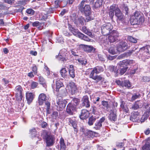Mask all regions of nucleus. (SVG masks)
<instances>
[{
	"label": "nucleus",
	"instance_id": "nucleus-51",
	"mask_svg": "<svg viewBox=\"0 0 150 150\" xmlns=\"http://www.w3.org/2000/svg\"><path fill=\"white\" fill-rule=\"evenodd\" d=\"M102 33L105 35H107L110 32L104 26L101 28Z\"/></svg>",
	"mask_w": 150,
	"mask_h": 150
},
{
	"label": "nucleus",
	"instance_id": "nucleus-48",
	"mask_svg": "<svg viewBox=\"0 0 150 150\" xmlns=\"http://www.w3.org/2000/svg\"><path fill=\"white\" fill-rule=\"evenodd\" d=\"M78 36L85 41H88L89 40V38L87 36L81 33H79Z\"/></svg>",
	"mask_w": 150,
	"mask_h": 150
},
{
	"label": "nucleus",
	"instance_id": "nucleus-63",
	"mask_svg": "<svg viewBox=\"0 0 150 150\" xmlns=\"http://www.w3.org/2000/svg\"><path fill=\"white\" fill-rule=\"evenodd\" d=\"M26 12L28 14L33 15L34 13V11L32 9H28L26 11Z\"/></svg>",
	"mask_w": 150,
	"mask_h": 150
},
{
	"label": "nucleus",
	"instance_id": "nucleus-16",
	"mask_svg": "<svg viewBox=\"0 0 150 150\" xmlns=\"http://www.w3.org/2000/svg\"><path fill=\"white\" fill-rule=\"evenodd\" d=\"M81 105L82 106L86 108H89L90 106V103L88 97L87 96H84L81 100Z\"/></svg>",
	"mask_w": 150,
	"mask_h": 150
},
{
	"label": "nucleus",
	"instance_id": "nucleus-4",
	"mask_svg": "<svg viewBox=\"0 0 150 150\" xmlns=\"http://www.w3.org/2000/svg\"><path fill=\"white\" fill-rule=\"evenodd\" d=\"M134 64L135 62L133 60L125 59L119 62L118 64L119 67L123 68L127 67V68H128L129 66H132Z\"/></svg>",
	"mask_w": 150,
	"mask_h": 150
},
{
	"label": "nucleus",
	"instance_id": "nucleus-43",
	"mask_svg": "<svg viewBox=\"0 0 150 150\" xmlns=\"http://www.w3.org/2000/svg\"><path fill=\"white\" fill-rule=\"evenodd\" d=\"M95 70L96 71L97 74H98L99 73L102 72L104 71L103 67L100 66H97L94 68Z\"/></svg>",
	"mask_w": 150,
	"mask_h": 150
},
{
	"label": "nucleus",
	"instance_id": "nucleus-11",
	"mask_svg": "<svg viewBox=\"0 0 150 150\" xmlns=\"http://www.w3.org/2000/svg\"><path fill=\"white\" fill-rule=\"evenodd\" d=\"M116 32V31H113L108 37V39L110 42L113 43L118 40L119 35Z\"/></svg>",
	"mask_w": 150,
	"mask_h": 150
},
{
	"label": "nucleus",
	"instance_id": "nucleus-18",
	"mask_svg": "<svg viewBox=\"0 0 150 150\" xmlns=\"http://www.w3.org/2000/svg\"><path fill=\"white\" fill-rule=\"evenodd\" d=\"M48 98L44 93L40 94L39 96L38 102L40 105H42L44 102L48 100Z\"/></svg>",
	"mask_w": 150,
	"mask_h": 150
},
{
	"label": "nucleus",
	"instance_id": "nucleus-6",
	"mask_svg": "<svg viewBox=\"0 0 150 150\" xmlns=\"http://www.w3.org/2000/svg\"><path fill=\"white\" fill-rule=\"evenodd\" d=\"M67 54L64 51L62 50L60 51L58 55L56 56V58L58 60L64 62L68 59L67 57Z\"/></svg>",
	"mask_w": 150,
	"mask_h": 150
},
{
	"label": "nucleus",
	"instance_id": "nucleus-54",
	"mask_svg": "<svg viewBox=\"0 0 150 150\" xmlns=\"http://www.w3.org/2000/svg\"><path fill=\"white\" fill-rule=\"evenodd\" d=\"M140 94H134L132 95L131 98V101H133L136 99L139 98L140 97Z\"/></svg>",
	"mask_w": 150,
	"mask_h": 150
},
{
	"label": "nucleus",
	"instance_id": "nucleus-46",
	"mask_svg": "<svg viewBox=\"0 0 150 150\" xmlns=\"http://www.w3.org/2000/svg\"><path fill=\"white\" fill-rule=\"evenodd\" d=\"M78 61L83 66H86L87 63V60L85 59H78Z\"/></svg>",
	"mask_w": 150,
	"mask_h": 150
},
{
	"label": "nucleus",
	"instance_id": "nucleus-33",
	"mask_svg": "<svg viewBox=\"0 0 150 150\" xmlns=\"http://www.w3.org/2000/svg\"><path fill=\"white\" fill-rule=\"evenodd\" d=\"M96 117L95 116H91L88 119V124L89 126L93 125V123L96 120Z\"/></svg>",
	"mask_w": 150,
	"mask_h": 150
},
{
	"label": "nucleus",
	"instance_id": "nucleus-50",
	"mask_svg": "<svg viewBox=\"0 0 150 150\" xmlns=\"http://www.w3.org/2000/svg\"><path fill=\"white\" fill-rule=\"evenodd\" d=\"M101 103L103 106L104 107V108L108 109L110 108L109 105L108 101L103 100L102 101Z\"/></svg>",
	"mask_w": 150,
	"mask_h": 150
},
{
	"label": "nucleus",
	"instance_id": "nucleus-31",
	"mask_svg": "<svg viewBox=\"0 0 150 150\" xmlns=\"http://www.w3.org/2000/svg\"><path fill=\"white\" fill-rule=\"evenodd\" d=\"M108 51L109 53L112 54H116L117 52H119L117 50V48L116 49V48L114 46L113 47H110L108 49Z\"/></svg>",
	"mask_w": 150,
	"mask_h": 150
},
{
	"label": "nucleus",
	"instance_id": "nucleus-23",
	"mask_svg": "<svg viewBox=\"0 0 150 150\" xmlns=\"http://www.w3.org/2000/svg\"><path fill=\"white\" fill-rule=\"evenodd\" d=\"M67 119L69 122V125L72 126V127H77V122L74 117L68 118Z\"/></svg>",
	"mask_w": 150,
	"mask_h": 150
},
{
	"label": "nucleus",
	"instance_id": "nucleus-36",
	"mask_svg": "<svg viewBox=\"0 0 150 150\" xmlns=\"http://www.w3.org/2000/svg\"><path fill=\"white\" fill-rule=\"evenodd\" d=\"M149 115V114L147 113V112H145L142 116L141 119H139V122H144L147 119Z\"/></svg>",
	"mask_w": 150,
	"mask_h": 150
},
{
	"label": "nucleus",
	"instance_id": "nucleus-21",
	"mask_svg": "<svg viewBox=\"0 0 150 150\" xmlns=\"http://www.w3.org/2000/svg\"><path fill=\"white\" fill-rule=\"evenodd\" d=\"M105 117H102L100 120L97 121L95 124V128L96 129H99L102 127V123L105 120Z\"/></svg>",
	"mask_w": 150,
	"mask_h": 150
},
{
	"label": "nucleus",
	"instance_id": "nucleus-29",
	"mask_svg": "<svg viewBox=\"0 0 150 150\" xmlns=\"http://www.w3.org/2000/svg\"><path fill=\"white\" fill-rule=\"evenodd\" d=\"M131 83L128 80H126L122 81V87L123 88L125 87L129 88L131 86Z\"/></svg>",
	"mask_w": 150,
	"mask_h": 150
},
{
	"label": "nucleus",
	"instance_id": "nucleus-25",
	"mask_svg": "<svg viewBox=\"0 0 150 150\" xmlns=\"http://www.w3.org/2000/svg\"><path fill=\"white\" fill-rule=\"evenodd\" d=\"M69 86L71 90V93L72 94H74L77 92V88L75 83L73 82H70Z\"/></svg>",
	"mask_w": 150,
	"mask_h": 150
},
{
	"label": "nucleus",
	"instance_id": "nucleus-38",
	"mask_svg": "<svg viewBox=\"0 0 150 150\" xmlns=\"http://www.w3.org/2000/svg\"><path fill=\"white\" fill-rule=\"evenodd\" d=\"M144 16L143 14L141 12L138 11H136L134 14V15L132 16L131 18H137L139 17L140 18L142 16Z\"/></svg>",
	"mask_w": 150,
	"mask_h": 150
},
{
	"label": "nucleus",
	"instance_id": "nucleus-30",
	"mask_svg": "<svg viewBox=\"0 0 150 150\" xmlns=\"http://www.w3.org/2000/svg\"><path fill=\"white\" fill-rule=\"evenodd\" d=\"M26 98L28 103H30L33 99V95L32 93H27L26 94Z\"/></svg>",
	"mask_w": 150,
	"mask_h": 150
},
{
	"label": "nucleus",
	"instance_id": "nucleus-52",
	"mask_svg": "<svg viewBox=\"0 0 150 150\" xmlns=\"http://www.w3.org/2000/svg\"><path fill=\"white\" fill-rule=\"evenodd\" d=\"M128 39L129 41L134 43H136L137 42V39L132 36H128Z\"/></svg>",
	"mask_w": 150,
	"mask_h": 150
},
{
	"label": "nucleus",
	"instance_id": "nucleus-64",
	"mask_svg": "<svg viewBox=\"0 0 150 150\" xmlns=\"http://www.w3.org/2000/svg\"><path fill=\"white\" fill-rule=\"evenodd\" d=\"M142 81L144 82H149L150 81V77L147 76H144L143 77Z\"/></svg>",
	"mask_w": 150,
	"mask_h": 150
},
{
	"label": "nucleus",
	"instance_id": "nucleus-2",
	"mask_svg": "<svg viewBox=\"0 0 150 150\" xmlns=\"http://www.w3.org/2000/svg\"><path fill=\"white\" fill-rule=\"evenodd\" d=\"M54 90L57 92L61 96H63L66 91L63 83L60 80H57L55 82V88H54V86H52Z\"/></svg>",
	"mask_w": 150,
	"mask_h": 150
},
{
	"label": "nucleus",
	"instance_id": "nucleus-41",
	"mask_svg": "<svg viewBox=\"0 0 150 150\" xmlns=\"http://www.w3.org/2000/svg\"><path fill=\"white\" fill-rule=\"evenodd\" d=\"M60 150H65L66 148V145L64 143V140L61 139L60 142Z\"/></svg>",
	"mask_w": 150,
	"mask_h": 150
},
{
	"label": "nucleus",
	"instance_id": "nucleus-55",
	"mask_svg": "<svg viewBox=\"0 0 150 150\" xmlns=\"http://www.w3.org/2000/svg\"><path fill=\"white\" fill-rule=\"evenodd\" d=\"M145 108H149V109H147L146 111V112H147V113L149 114H150V101L148 103H147L146 105H145Z\"/></svg>",
	"mask_w": 150,
	"mask_h": 150
},
{
	"label": "nucleus",
	"instance_id": "nucleus-61",
	"mask_svg": "<svg viewBox=\"0 0 150 150\" xmlns=\"http://www.w3.org/2000/svg\"><path fill=\"white\" fill-rule=\"evenodd\" d=\"M124 145L123 142H117L116 143V146L118 147L121 148Z\"/></svg>",
	"mask_w": 150,
	"mask_h": 150
},
{
	"label": "nucleus",
	"instance_id": "nucleus-53",
	"mask_svg": "<svg viewBox=\"0 0 150 150\" xmlns=\"http://www.w3.org/2000/svg\"><path fill=\"white\" fill-rule=\"evenodd\" d=\"M129 9L127 6H124L123 7V12L125 13L126 15H128L129 14Z\"/></svg>",
	"mask_w": 150,
	"mask_h": 150
},
{
	"label": "nucleus",
	"instance_id": "nucleus-40",
	"mask_svg": "<svg viewBox=\"0 0 150 150\" xmlns=\"http://www.w3.org/2000/svg\"><path fill=\"white\" fill-rule=\"evenodd\" d=\"M149 140L142 147L143 150H150V143Z\"/></svg>",
	"mask_w": 150,
	"mask_h": 150
},
{
	"label": "nucleus",
	"instance_id": "nucleus-32",
	"mask_svg": "<svg viewBox=\"0 0 150 150\" xmlns=\"http://www.w3.org/2000/svg\"><path fill=\"white\" fill-rule=\"evenodd\" d=\"M69 71L70 77L72 78H74L75 76V70L74 69L73 66L72 65H70V67L69 68Z\"/></svg>",
	"mask_w": 150,
	"mask_h": 150
},
{
	"label": "nucleus",
	"instance_id": "nucleus-49",
	"mask_svg": "<svg viewBox=\"0 0 150 150\" xmlns=\"http://www.w3.org/2000/svg\"><path fill=\"white\" fill-rule=\"evenodd\" d=\"M22 90L23 89L20 86H17L16 88V94H22Z\"/></svg>",
	"mask_w": 150,
	"mask_h": 150
},
{
	"label": "nucleus",
	"instance_id": "nucleus-47",
	"mask_svg": "<svg viewBox=\"0 0 150 150\" xmlns=\"http://www.w3.org/2000/svg\"><path fill=\"white\" fill-rule=\"evenodd\" d=\"M119 71L120 72H118V74H120L121 75L123 74L127 71L128 68L127 67L125 68H123L122 67H119Z\"/></svg>",
	"mask_w": 150,
	"mask_h": 150
},
{
	"label": "nucleus",
	"instance_id": "nucleus-24",
	"mask_svg": "<svg viewBox=\"0 0 150 150\" xmlns=\"http://www.w3.org/2000/svg\"><path fill=\"white\" fill-rule=\"evenodd\" d=\"M117 6H116L115 5L111 6L110 7L109 14V17L112 19H113L114 16V11L115 12V9H117Z\"/></svg>",
	"mask_w": 150,
	"mask_h": 150
},
{
	"label": "nucleus",
	"instance_id": "nucleus-7",
	"mask_svg": "<svg viewBox=\"0 0 150 150\" xmlns=\"http://www.w3.org/2000/svg\"><path fill=\"white\" fill-rule=\"evenodd\" d=\"M45 139L47 146H51L54 143V137L51 135L46 134L45 136Z\"/></svg>",
	"mask_w": 150,
	"mask_h": 150
},
{
	"label": "nucleus",
	"instance_id": "nucleus-45",
	"mask_svg": "<svg viewBox=\"0 0 150 150\" xmlns=\"http://www.w3.org/2000/svg\"><path fill=\"white\" fill-rule=\"evenodd\" d=\"M134 50H129L128 52H125L123 54L121 55L122 57H128L131 55L132 53L134 52Z\"/></svg>",
	"mask_w": 150,
	"mask_h": 150
},
{
	"label": "nucleus",
	"instance_id": "nucleus-42",
	"mask_svg": "<svg viewBox=\"0 0 150 150\" xmlns=\"http://www.w3.org/2000/svg\"><path fill=\"white\" fill-rule=\"evenodd\" d=\"M60 73L61 76L64 78L66 77L67 75V71L65 68H62L60 71Z\"/></svg>",
	"mask_w": 150,
	"mask_h": 150
},
{
	"label": "nucleus",
	"instance_id": "nucleus-58",
	"mask_svg": "<svg viewBox=\"0 0 150 150\" xmlns=\"http://www.w3.org/2000/svg\"><path fill=\"white\" fill-rule=\"evenodd\" d=\"M95 73L97 74V72H96V71L95 70L94 68H93V70L89 75V77L93 79V78L95 76H94Z\"/></svg>",
	"mask_w": 150,
	"mask_h": 150
},
{
	"label": "nucleus",
	"instance_id": "nucleus-62",
	"mask_svg": "<svg viewBox=\"0 0 150 150\" xmlns=\"http://www.w3.org/2000/svg\"><path fill=\"white\" fill-rule=\"evenodd\" d=\"M32 26L34 27H37L41 25V23L38 21H36L32 23Z\"/></svg>",
	"mask_w": 150,
	"mask_h": 150
},
{
	"label": "nucleus",
	"instance_id": "nucleus-56",
	"mask_svg": "<svg viewBox=\"0 0 150 150\" xmlns=\"http://www.w3.org/2000/svg\"><path fill=\"white\" fill-rule=\"evenodd\" d=\"M39 80L40 84H42L43 86L45 85V81L42 77L41 76L39 77Z\"/></svg>",
	"mask_w": 150,
	"mask_h": 150
},
{
	"label": "nucleus",
	"instance_id": "nucleus-19",
	"mask_svg": "<svg viewBox=\"0 0 150 150\" xmlns=\"http://www.w3.org/2000/svg\"><path fill=\"white\" fill-rule=\"evenodd\" d=\"M68 26L69 30L74 35L78 36L79 33H80L81 32H79L77 29L76 28L69 24H68Z\"/></svg>",
	"mask_w": 150,
	"mask_h": 150
},
{
	"label": "nucleus",
	"instance_id": "nucleus-60",
	"mask_svg": "<svg viewBox=\"0 0 150 150\" xmlns=\"http://www.w3.org/2000/svg\"><path fill=\"white\" fill-rule=\"evenodd\" d=\"M82 143L80 142L77 144L76 149L77 150H79L80 149H82L83 146Z\"/></svg>",
	"mask_w": 150,
	"mask_h": 150
},
{
	"label": "nucleus",
	"instance_id": "nucleus-27",
	"mask_svg": "<svg viewBox=\"0 0 150 150\" xmlns=\"http://www.w3.org/2000/svg\"><path fill=\"white\" fill-rule=\"evenodd\" d=\"M108 69L110 71L115 74V76H117L118 75V70L115 66L110 65L109 66Z\"/></svg>",
	"mask_w": 150,
	"mask_h": 150
},
{
	"label": "nucleus",
	"instance_id": "nucleus-22",
	"mask_svg": "<svg viewBox=\"0 0 150 150\" xmlns=\"http://www.w3.org/2000/svg\"><path fill=\"white\" fill-rule=\"evenodd\" d=\"M79 47L80 48H83L84 51L88 52H91L93 50V47L92 46L82 44L80 45Z\"/></svg>",
	"mask_w": 150,
	"mask_h": 150
},
{
	"label": "nucleus",
	"instance_id": "nucleus-28",
	"mask_svg": "<svg viewBox=\"0 0 150 150\" xmlns=\"http://www.w3.org/2000/svg\"><path fill=\"white\" fill-rule=\"evenodd\" d=\"M102 5V0H97L93 6L94 10H96Z\"/></svg>",
	"mask_w": 150,
	"mask_h": 150
},
{
	"label": "nucleus",
	"instance_id": "nucleus-1",
	"mask_svg": "<svg viewBox=\"0 0 150 150\" xmlns=\"http://www.w3.org/2000/svg\"><path fill=\"white\" fill-rule=\"evenodd\" d=\"M85 1L83 0L80 4L79 6V11L86 16H89L91 13V9L90 6L85 4Z\"/></svg>",
	"mask_w": 150,
	"mask_h": 150
},
{
	"label": "nucleus",
	"instance_id": "nucleus-5",
	"mask_svg": "<svg viewBox=\"0 0 150 150\" xmlns=\"http://www.w3.org/2000/svg\"><path fill=\"white\" fill-rule=\"evenodd\" d=\"M71 19L74 23L78 25L81 24L82 25H84V22L85 21L84 18L82 16L78 18L76 15H73L71 16Z\"/></svg>",
	"mask_w": 150,
	"mask_h": 150
},
{
	"label": "nucleus",
	"instance_id": "nucleus-20",
	"mask_svg": "<svg viewBox=\"0 0 150 150\" xmlns=\"http://www.w3.org/2000/svg\"><path fill=\"white\" fill-rule=\"evenodd\" d=\"M67 101L64 100L62 99H58L57 100V107H59L60 109L64 108L66 105Z\"/></svg>",
	"mask_w": 150,
	"mask_h": 150
},
{
	"label": "nucleus",
	"instance_id": "nucleus-59",
	"mask_svg": "<svg viewBox=\"0 0 150 150\" xmlns=\"http://www.w3.org/2000/svg\"><path fill=\"white\" fill-rule=\"evenodd\" d=\"M30 132L32 137H35L36 134V131L35 128H33L30 130Z\"/></svg>",
	"mask_w": 150,
	"mask_h": 150
},
{
	"label": "nucleus",
	"instance_id": "nucleus-12",
	"mask_svg": "<svg viewBox=\"0 0 150 150\" xmlns=\"http://www.w3.org/2000/svg\"><path fill=\"white\" fill-rule=\"evenodd\" d=\"M81 131L83 132L84 136L87 137V138H93L94 136V132L86 129L82 128Z\"/></svg>",
	"mask_w": 150,
	"mask_h": 150
},
{
	"label": "nucleus",
	"instance_id": "nucleus-10",
	"mask_svg": "<svg viewBox=\"0 0 150 150\" xmlns=\"http://www.w3.org/2000/svg\"><path fill=\"white\" fill-rule=\"evenodd\" d=\"M139 112L138 111H133L132 113L130 119L133 122H139L140 117Z\"/></svg>",
	"mask_w": 150,
	"mask_h": 150
},
{
	"label": "nucleus",
	"instance_id": "nucleus-26",
	"mask_svg": "<svg viewBox=\"0 0 150 150\" xmlns=\"http://www.w3.org/2000/svg\"><path fill=\"white\" fill-rule=\"evenodd\" d=\"M142 101L140 100L136 102L134 104L132 105L131 108L133 110H137L139 108V107H141L143 104L141 103Z\"/></svg>",
	"mask_w": 150,
	"mask_h": 150
},
{
	"label": "nucleus",
	"instance_id": "nucleus-39",
	"mask_svg": "<svg viewBox=\"0 0 150 150\" xmlns=\"http://www.w3.org/2000/svg\"><path fill=\"white\" fill-rule=\"evenodd\" d=\"M80 102V100L79 99L74 98L71 101L70 103H72L74 105H75L76 107V106L79 104Z\"/></svg>",
	"mask_w": 150,
	"mask_h": 150
},
{
	"label": "nucleus",
	"instance_id": "nucleus-9",
	"mask_svg": "<svg viewBox=\"0 0 150 150\" xmlns=\"http://www.w3.org/2000/svg\"><path fill=\"white\" fill-rule=\"evenodd\" d=\"M115 15L117 18V20H119L122 22H124L125 18L119 8L117 7L115 11Z\"/></svg>",
	"mask_w": 150,
	"mask_h": 150
},
{
	"label": "nucleus",
	"instance_id": "nucleus-15",
	"mask_svg": "<svg viewBox=\"0 0 150 150\" xmlns=\"http://www.w3.org/2000/svg\"><path fill=\"white\" fill-rule=\"evenodd\" d=\"M76 110V107L72 103H69L67 105L66 111L70 115H73V112Z\"/></svg>",
	"mask_w": 150,
	"mask_h": 150
},
{
	"label": "nucleus",
	"instance_id": "nucleus-13",
	"mask_svg": "<svg viewBox=\"0 0 150 150\" xmlns=\"http://www.w3.org/2000/svg\"><path fill=\"white\" fill-rule=\"evenodd\" d=\"M117 110L115 109L110 111V114L108 117L109 120L115 122L117 120Z\"/></svg>",
	"mask_w": 150,
	"mask_h": 150
},
{
	"label": "nucleus",
	"instance_id": "nucleus-57",
	"mask_svg": "<svg viewBox=\"0 0 150 150\" xmlns=\"http://www.w3.org/2000/svg\"><path fill=\"white\" fill-rule=\"evenodd\" d=\"M32 69L35 74H36L37 73V68L35 64L33 65Z\"/></svg>",
	"mask_w": 150,
	"mask_h": 150
},
{
	"label": "nucleus",
	"instance_id": "nucleus-14",
	"mask_svg": "<svg viewBox=\"0 0 150 150\" xmlns=\"http://www.w3.org/2000/svg\"><path fill=\"white\" fill-rule=\"evenodd\" d=\"M128 47V45L126 42L122 41L117 47V49L119 52H123L127 50Z\"/></svg>",
	"mask_w": 150,
	"mask_h": 150
},
{
	"label": "nucleus",
	"instance_id": "nucleus-8",
	"mask_svg": "<svg viewBox=\"0 0 150 150\" xmlns=\"http://www.w3.org/2000/svg\"><path fill=\"white\" fill-rule=\"evenodd\" d=\"M130 23L132 25H140L144 21V16H142L141 18L139 17L134 18H131Z\"/></svg>",
	"mask_w": 150,
	"mask_h": 150
},
{
	"label": "nucleus",
	"instance_id": "nucleus-3",
	"mask_svg": "<svg viewBox=\"0 0 150 150\" xmlns=\"http://www.w3.org/2000/svg\"><path fill=\"white\" fill-rule=\"evenodd\" d=\"M150 47L147 46L141 48L139 51V57L142 59H148L149 57V50Z\"/></svg>",
	"mask_w": 150,
	"mask_h": 150
},
{
	"label": "nucleus",
	"instance_id": "nucleus-35",
	"mask_svg": "<svg viewBox=\"0 0 150 150\" xmlns=\"http://www.w3.org/2000/svg\"><path fill=\"white\" fill-rule=\"evenodd\" d=\"M45 104V106L46 107V113L47 114H49L51 113V110L50 109V104L48 100L44 103Z\"/></svg>",
	"mask_w": 150,
	"mask_h": 150
},
{
	"label": "nucleus",
	"instance_id": "nucleus-37",
	"mask_svg": "<svg viewBox=\"0 0 150 150\" xmlns=\"http://www.w3.org/2000/svg\"><path fill=\"white\" fill-rule=\"evenodd\" d=\"M93 78V79L96 81V83L100 81H103L104 80L103 77L100 75H96Z\"/></svg>",
	"mask_w": 150,
	"mask_h": 150
},
{
	"label": "nucleus",
	"instance_id": "nucleus-17",
	"mask_svg": "<svg viewBox=\"0 0 150 150\" xmlns=\"http://www.w3.org/2000/svg\"><path fill=\"white\" fill-rule=\"evenodd\" d=\"M89 113L88 111L86 109H83L81 110L80 115L79 117L82 120L86 119L89 116Z\"/></svg>",
	"mask_w": 150,
	"mask_h": 150
},
{
	"label": "nucleus",
	"instance_id": "nucleus-44",
	"mask_svg": "<svg viewBox=\"0 0 150 150\" xmlns=\"http://www.w3.org/2000/svg\"><path fill=\"white\" fill-rule=\"evenodd\" d=\"M134 64H135L132 65L133 66V67L131 69L130 73L131 74H135L136 71L138 69V67L137 65Z\"/></svg>",
	"mask_w": 150,
	"mask_h": 150
},
{
	"label": "nucleus",
	"instance_id": "nucleus-34",
	"mask_svg": "<svg viewBox=\"0 0 150 150\" xmlns=\"http://www.w3.org/2000/svg\"><path fill=\"white\" fill-rule=\"evenodd\" d=\"M95 57L97 60L102 62H104L105 60V56L100 54H96Z\"/></svg>",
	"mask_w": 150,
	"mask_h": 150
}]
</instances>
